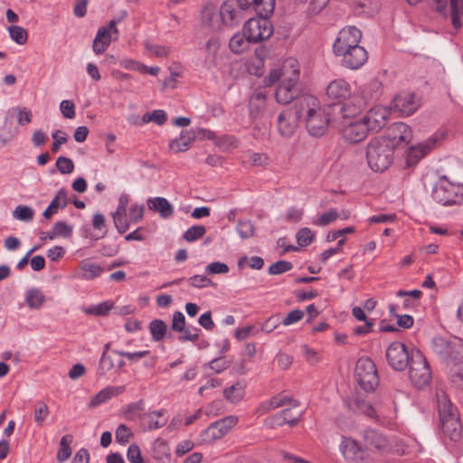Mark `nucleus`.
Listing matches in <instances>:
<instances>
[{"mask_svg": "<svg viewBox=\"0 0 463 463\" xmlns=\"http://www.w3.org/2000/svg\"><path fill=\"white\" fill-rule=\"evenodd\" d=\"M275 0H226L220 8L222 22L229 26L238 24L246 14L255 12L258 15L270 16Z\"/></svg>", "mask_w": 463, "mask_h": 463, "instance_id": "f257e3e1", "label": "nucleus"}, {"mask_svg": "<svg viewBox=\"0 0 463 463\" xmlns=\"http://www.w3.org/2000/svg\"><path fill=\"white\" fill-rule=\"evenodd\" d=\"M436 397L442 431L451 440L458 441L462 433L458 411L444 391H438Z\"/></svg>", "mask_w": 463, "mask_h": 463, "instance_id": "f03ea898", "label": "nucleus"}, {"mask_svg": "<svg viewBox=\"0 0 463 463\" xmlns=\"http://www.w3.org/2000/svg\"><path fill=\"white\" fill-rule=\"evenodd\" d=\"M366 159L373 171L386 170L393 159L392 145L381 138L372 139L367 146Z\"/></svg>", "mask_w": 463, "mask_h": 463, "instance_id": "7ed1b4c3", "label": "nucleus"}, {"mask_svg": "<svg viewBox=\"0 0 463 463\" xmlns=\"http://www.w3.org/2000/svg\"><path fill=\"white\" fill-rule=\"evenodd\" d=\"M432 198L442 205L459 204L463 202V184L450 182L442 175L432 189Z\"/></svg>", "mask_w": 463, "mask_h": 463, "instance_id": "20e7f679", "label": "nucleus"}, {"mask_svg": "<svg viewBox=\"0 0 463 463\" xmlns=\"http://www.w3.org/2000/svg\"><path fill=\"white\" fill-rule=\"evenodd\" d=\"M431 348L449 366L463 357V340L458 337L435 336L431 341Z\"/></svg>", "mask_w": 463, "mask_h": 463, "instance_id": "39448f33", "label": "nucleus"}, {"mask_svg": "<svg viewBox=\"0 0 463 463\" xmlns=\"http://www.w3.org/2000/svg\"><path fill=\"white\" fill-rule=\"evenodd\" d=\"M354 377L360 387L366 392H373L379 384L376 366L369 357H361L357 360Z\"/></svg>", "mask_w": 463, "mask_h": 463, "instance_id": "423d86ee", "label": "nucleus"}, {"mask_svg": "<svg viewBox=\"0 0 463 463\" xmlns=\"http://www.w3.org/2000/svg\"><path fill=\"white\" fill-rule=\"evenodd\" d=\"M414 350L416 349H409L405 344L400 341L391 343L385 352L388 364L395 371H404L413 360Z\"/></svg>", "mask_w": 463, "mask_h": 463, "instance_id": "0eeeda50", "label": "nucleus"}, {"mask_svg": "<svg viewBox=\"0 0 463 463\" xmlns=\"http://www.w3.org/2000/svg\"><path fill=\"white\" fill-rule=\"evenodd\" d=\"M269 16L258 15V18H249L243 25V32L248 41L257 43L268 40L273 34V26Z\"/></svg>", "mask_w": 463, "mask_h": 463, "instance_id": "6e6552de", "label": "nucleus"}, {"mask_svg": "<svg viewBox=\"0 0 463 463\" xmlns=\"http://www.w3.org/2000/svg\"><path fill=\"white\" fill-rule=\"evenodd\" d=\"M413 360L410 364L409 377L417 388L427 386L431 379V371L424 354L420 350H414Z\"/></svg>", "mask_w": 463, "mask_h": 463, "instance_id": "1a4fd4ad", "label": "nucleus"}, {"mask_svg": "<svg viewBox=\"0 0 463 463\" xmlns=\"http://www.w3.org/2000/svg\"><path fill=\"white\" fill-rule=\"evenodd\" d=\"M362 38V33L354 26L343 28L337 34L333 44V52L336 56H340L351 49L359 47Z\"/></svg>", "mask_w": 463, "mask_h": 463, "instance_id": "9d476101", "label": "nucleus"}, {"mask_svg": "<svg viewBox=\"0 0 463 463\" xmlns=\"http://www.w3.org/2000/svg\"><path fill=\"white\" fill-rule=\"evenodd\" d=\"M340 450L345 459L350 463H373L368 452L352 438L342 437Z\"/></svg>", "mask_w": 463, "mask_h": 463, "instance_id": "9b49d317", "label": "nucleus"}, {"mask_svg": "<svg viewBox=\"0 0 463 463\" xmlns=\"http://www.w3.org/2000/svg\"><path fill=\"white\" fill-rule=\"evenodd\" d=\"M381 139L391 143L394 150L395 147L408 145L411 142V128L403 122H395L387 128L385 135Z\"/></svg>", "mask_w": 463, "mask_h": 463, "instance_id": "f8f14e48", "label": "nucleus"}, {"mask_svg": "<svg viewBox=\"0 0 463 463\" xmlns=\"http://www.w3.org/2000/svg\"><path fill=\"white\" fill-rule=\"evenodd\" d=\"M306 127L307 132L315 137H322L327 130L330 122L329 112L326 109L319 108L306 118Z\"/></svg>", "mask_w": 463, "mask_h": 463, "instance_id": "ddd939ff", "label": "nucleus"}, {"mask_svg": "<svg viewBox=\"0 0 463 463\" xmlns=\"http://www.w3.org/2000/svg\"><path fill=\"white\" fill-rule=\"evenodd\" d=\"M299 71L293 70L292 75L284 80L275 91V98L279 103L288 104L298 97L296 84L298 80Z\"/></svg>", "mask_w": 463, "mask_h": 463, "instance_id": "4468645a", "label": "nucleus"}, {"mask_svg": "<svg viewBox=\"0 0 463 463\" xmlns=\"http://www.w3.org/2000/svg\"><path fill=\"white\" fill-rule=\"evenodd\" d=\"M320 108L319 101L312 95H302L297 97L293 107L287 109L295 116H298V119L308 118L309 115Z\"/></svg>", "mask_w": 463, "mask_h": 463, "instance_id": "2eb2a0df", "label": "nucleus"}, {"mask_svg": "<svg viewBox=\"0 0 463 463\" xmlns=\"http://www.w3.org/2000/svg\"><path fill=\"white\" fill-rule=\"evenodd\" d=\"M446 136L444 131L436 133L428 144H420L417 146H411L407 153L406 162L409 166L415 165L420 158L425 156L431 148H433L437 142L443 139Z\"/></svg>", "mask_w": 463, "mask_h": 463, "instance_id": "dca6fc26", "label": "nucleus"}, {"mask_svg": "<svg viewBox=\"0 0 463 463\" xmlns=\"http://www.w3.org/2000/svg\"><path fill=\"white\" fill-rule=\"evenodd\" d=\"M341 132L345 141L355 144L363 141L370 131L366 122L361 119L345 124Z\"/></svg>", "mask_w": 463, "mask_h": 463, "instance_id": "f3484780", "label": "nucleus"}, {"mask_svg": "<svg viewBox=\"0 0 463 463\" xmlns=\"http://www.w3.org/2000/svg\"><path fill=\"white\" fill-rule=\"evenodd\" d=\"M389 111L383 107H373L364 117V121L369 127L370 132L380 131L387 123Z\"/></svg>", "mask_w": 463, "mask_h": 463, "instance_id": "a211bd4d", "label": "nucleus"}, {"mask_svg": "<svg viewBox=\"0 0 463 463\" xmlns=\"http://www.w3.org/2000/svg\"><path fill=\"white\" fill-rule=\"evenodd\" d=\"M326 93L328 99L337 100L340 104L343 103V100L350 98L352 90L350 84L346 80L337 79L328 84Z\"/></svg>", "mask_w": 463, "mask_h": 463, "instance_id": "6ab92c4d", "label": "nucleus"}, {"mask_svg": "<svg viewBox=\"0 0 463 463\" xmlns=\"http://www.w3.org/2000/svg\"><path fill=\"white\" fill-rule=\"evenodd\" d=\"M342 65L350 70L361 68L368 59L366 50L363 46L351 49L349 52L340 55Z\"/></svg>", "mask_w": 463, "mask_h": 463, "instance_id": "aec40b11", "label": "nucleus"}, {"mask_svg": "<svg viewBox=\"0 0 463 463\" xmlns=\"http://www.w3.org/2000/svg\"><path fill=\"white\" fill-rule=\"evenodd\" d=\"M298 116H295L288 109L283 110L278 117L279 134L285 137H291L298 128Z\"/></svg>", "mask_w": 463, "mask_h": 463, "instance_id": "412c9836", "label": "nucleus"}, {"mask_svg": "<svg viewBox=\"0 0 463 463\" xmlns=\"http://www.w3.org/2000/svg\"><path fill=\"white\" fill-rule=\"evenodd\" d=\"M413 93H401L393 99V107L403 116L413 114L419 108Z\"/></svg>", "mask_w": 463, "mask_h": 463, "instance_id": "4be33fe9", "label": "nucleus"}, {"mask_svg": "<svg viewBox=\"0 0 463 463\" xmlns=\"http://www.w3.org/2000/svg\"><path fill=\"white\" fill-rule=\"evenodd\" d=\"M383 93V84L378 79H371L360 87V94L364 102H373L380 99Z\"/></svg>", "mask_w": 463, "mask_h": 463, "instance_id": "5701e85b", "label": "nucleus"}, {"mask_svg": "<svg viewBox=\"0 0 463 463\" xmlns=\"http://www.w3.org/2000/svg\"><path fill=\"white\" fill-rule=\"evenodd\" d=\"M196 139V133L194 129L182 130L179 137H176L169 143V148L175 153L184 152L188 150Z\"/></svg>", "mask_w": 463, "mask_h": 463, "instance_id": "b1692460", "label": "nucleus"}, {"mask_svg": "<svg viewBox=\"0 0 463 463\" xmlns=\"http://www.w3.org/2000/svg\"><path fill=\"white\" fill-rule=\"evenodd\" d=\"M146 204L149 210L158 213L163 219L170 218L175 212L173 205L165 197L148 198Z\"/></svg>", "mask_w": 463, "mask_h": 463, "instance_id": "393cba45", "label": "nucleus"}, {"mask_svg": "<svg viewBox=\"0 0 463 463\" xmlns=\"http://www.w3.org/2000/svg\"><path fill=\"white\" fill-rule=\"evenodd\" d=\"M151 455L158 463L171 462V449L166 440L156 439L152 444Z\"/></svg>", "mask_w": 463, "mask_h": 463, "instance_id": "a878e982", "label": "nucleus"}, {"mask_svg": "<svg viewBox=\"0 0 463 463\" xmlns=\"http://www.w3.org/2000/svg\"><path fill=\"white\" fill-rule=\"evenodd\" d=\"M68 193L64 188L60 189L49 206L43 211V216L51 219L59 209H64L68 204Z\"/></svg>", "mask_w": 463, "mask_h": 463, "instance_id": "bb28decb", "label": "nucleus"}, {"mask_svg": "<svg viewBox=\"0 0 463 463\" xmlns=\"http://www.w3.org/2000/svg\"><path fill=\"white\" fill-rule=\"evenodd\" d=\"M125 392V386H108L99 392L90 401V407L94 408L106 402L112 397L118 396Z\"/></svg>", "mask_w": 463, "mask_h": 463, "instance_id": "cd10ccee", "label": "nucleus"}, {"mask_svg": "<svg viewBox=\"0 0 463 463\" xmlns=\"http://www.w3.org/2000/svg\"><path fill=\"white\" fill-rule=\"evenodd\" d=\"M225 434H227V428L217 420L203 431L202 439L203 442L211 443L222 439Z\"/></svg>", "mask_w": 463, "mask_h": 463, "instance_id": "c85d7f7f", "label": "nucleus"}, {"mask_svg": "<svg viewBox=\"0 0 463 463\" xmlns=\"http://www.w3.org/2000/svg\"><path fill=\"white\" fill-rule=\"evenodd\" d=\"M364 439L369 446L378 451H386L389 444L385 437L375 430H367L364 431Z\"/></svg>", "mask_w": 463, "mask_h": 463, "instance_id": "c756f323", "label": "nucleus"}, {"mask_svg": "<svg viewBox=\"0 0 463 463\" xmlns=\"http://www.w3.org/2000/svg\"><path fill=\"white\" fill-rule=\"evenodd\" d=\"M245 394V384L242 382H236L232 386L224 389L223 396L224 398L232 402L237 403L241 401Z\"/></svg>", "mask_w": 463, "mask_h": 463, "instance_id": "7c9ffc66", "label": "nucleus"}, {"mask_svg": "<svg viewBox=\"0 0 463 463\" xmlns=\"http://www.w3.org/2000/svg\"><path fill=\"white\" fill-rule=\"evenodd\" d=\"M165 413V410L161 409L144 413L140 416L142 420H147V430H158L166 424V420H155L154 417H162Z\"/></svg>", "mask_w": 463, "mask_h": 463, "instance_id": "2f4dec72", "label": "nucleus"}, {"mask_svg": "<svg viewBox=\"0 0 463 463\" xmlns=\"http://www.w3.org/2000/svg\"><path fill=\"white\" fill-rule=\"evenodd\" d=\"M348 407L355 413L364 414L368 417H374L375 410L372 404L364 401V399L355 398L348 402Z\"/></svg>", "mask_w": 463, "mask_h": 463, "instance_id": "473e14b6", "label": "nucleus"}, {"mask_svg": "<svg viewBox=\"0 0 463 463\" xmlns=\"http://www.w3.org/2000/svg\"><path fill=\"white\" fill-rule=\"evenodd\" d=\"M250 43L251 41H248L247 35L243 32L236 33L231 38L229 47L233 53L240 54L249 48Z\"/></svg>", "mask_w": 463, "mask_h": 463, "instance_id": "72a5a7b5", "label": "nucleus"}, {"mask_svg": "<svg viewBox=\"0 0 463 463\" xmlns=\"http://www.w3.org/2000/svg\"><path fill=\"white\" fill-rule=\"evenodd\" d=\"M149 331L151 334L152 340L155 342L162 341L167 333V326L166 324L158 318L153 319L149 323Z\"/></svg>", "mask_w": 463, "mask_h": 463, "instance_id": "f704fd0d", "label": "nucleus"}, {"mask_svg": "<svg viewBox=\"0 0 463 463\" xmlns=\"http://www.w3.org/2000/svg\"><path fill=\"white\" fill-rule=\"evenodd\" d=\"M82 277L85 279H93L99 277L104 271L103 268L89 260H83L80 262Z\"/></svg>", "mask_w": 463, "mask_h": 463, "instance_id": "c9c22d12", "label": "nucleus"}, {"mask_svg": "<svg viewBox=\"0 0 463 463\" xmlns=\"http://www.w3.org/2000/svg\"><path fill=\"white\" fill-rule=\"evenodd\" d=\"M287 411H281L266 420V424L270 428L281 427L284 424H288L291 427H294L298 423V419H289L285 417L287 415Z\"/></svg>", "mask_w": 463, "mask_h": 463, "instance_id": "e433bc0d", "label": "nucleus"}, {"mask_svg": "<svg viewBox=\"0 0 463 463\" xmlns=\"http://www.w3.org/2000/svg\"><path fill=\"white\" fill-rule=\"evenodd\" d=\"M450 382L456 388H463V357L450 365Z\"/></svg>", "mask_w": 463, "mask_h": 463, "instance_id": "4c0bfd02", "label": "nucleus"}, {"mask_svg": "<svg viewBox=\"0 0 463 463\" xmlns=\"http://www.w3.org/2000/svg\"><path fill=\"white\" fill-rule=\"evenodd\" d=\"M45 301L43 293L39 288L27 290L25 303L30 308L39 309Z\"/></svg>", "mask_w": 463, "mask_h": 463, "instance_id": "58836bf2", "label": "nucleus"}, {"mask_svg": "<svg viewBox=\"0 0 463 463\" xmlns=\"http://www.w3.org/2000/svg\"><path fill=\"white\" fill-rule=\"evenodd\" d=\"M463 14V1L450 0V16L451 24L455 29H459L462 25L460 15Z\"/></svg>", "mask_w": 463, "mask_h": 463, "instance_id": "ea45409f", "label": "nucleus"}, {"mask_svg": "<svg viewBox=\"0 0 463 463\" xmlns=\"http://www.w3.org/2000/svg\"><path fill=\"white\" fill-rule=\"evenodd\" d=\"M112 301H104L98 305H93L85 309V313L96 317H105L113 308Z\"/></svg>", "mask_w": 463, "mask_h": 463, "instance_id": "a19ab883", "label": "nucleus"}, {"mask_svg": "<svg viewBox=\"0 0 463 463\" xmlns=\"http://www.w3.org/2000/svg\"><path fill=\"white\" fill-rule=\"evenodd\" d=\"M72 226L67 224L65 222H57L52 226V236H49V240H52L56 237L69 238L72 234Z\"/></svg>", "mask_w": 463, "mask_h": 463, "instance_id": "79ce46f5", "label": "nucleus"}, {"mask_svg": "<svg viewBox=\"0 0 463 463\" xmlns=\"http://www.w3.org/2000/svg\"><path fill=\"white\" fill-rule=\"evenodd\" d=\"M296 239L299 247H307L315 240V233L309 228H301L296 234Z\"/></svg>", "mask_w": 463, "mask_h": 463, "instance_id": "37998d69", "label": "nucleus"}, {"mask_svg": "<svg viewBox=\"0 0 463 463\" xmlns=\"http://www.w3.org/2000/svg\"><path fill=\"white\" fill-rule=\"evenodd\" d=\"M206 228L203 225H194L184 232L183 238L188 241H195L204 236Z\"/></svg>", "mask_w": 463, "mask_h": 463, "instance_id": "c03bdc74", "label": "nucleus"}, {"mask_svg": "<svg viewBox=\"0 0 463 463\" xmlns=\"http://www.w3.org/2000/svg\"><path fill=\"white\" fill-rule=\"evenodd\" d=\"M13 216L22 222H30L33 219L34 212L27 205H18L13 212Z\"/></svg>", "mask_w": 463, "mask_h": 463, "instance_id": "a18cd8bd", "label": "nucleus"}, {"mask_svg": "<svg viewBox=\"0 0 463 463\" xmlns=\"http://www.w3.org/2000/svg\"><path fill=\"white\" fill-rule=\"evenodd\" d=\"M337 106L344 118H351L356 116L362 109L361 105L353 104L351 101L343 102Z\"/></svg>", "mask_w": 463, "mask_h": 463, "instance_id": "49530a36", "label": "nucleus"}, {"mask_svg": "<svg viewBox=\"0 0 463 463\" xmlns=\"http://www.w3.org/2000/svg\"><path fill=\"white\" fill-rule=\"evenodd\" d=\"M266 97L267 94L264 89L260 88L253 92L250 101V109L251 115H253L254 108H256V109L259 110L264 105Z\"/></svg>", "mask_w": 463, "mask_h": 463, "instance_id": "de8ad7c7", "label": "nucleus"}, {"mask_svg": "<svg viewBox=\"0 0 463 463\" xmlns=\"http://www.w3.org/2000/svg\"><path fill=\"white\" fill-rule=\"evenodd\" d=\"M254 225L250 220H239L237 232L243 240L249 239L254 234Z\"/></svg>", "mask_w": 463, "mask_h": 463, "instance_id": "09e8293b", "label": "nucleus"}, {"mask_svg": "<svg viewBox=\"0 0 463 463\" xmlns=\"http://www.w3.org/2000/svg\"><path fill=\"white\" fill-rule=\"evenodd\" d=\"M10 37L18 44H24L26 43L28 33L25 29L18 25H11L8 27Z\"/></svg>", "mask_w": 463, "mask_h": 463, "instance_id": "8fccbe9b", "label": "nucleus"}, {"mask_svg": "<svg viewBox=\"0 0 463 463\" xmlns=\"http://www.w3.org/2000/svg\"><path fill=\"white\" fill-rule=\"evenodd\" d=\"M293 269V264L288 260H278L269 267V274L279 275Z\"/></svg>", "mask_w": 463, "mask_h": 463, "instance_id": "3c124183", "label": "nucleus"}, {"mask_svg": "<svg viewBox=\"0 0 463 463\" xmlns=\"http://www.w3.org/2000/svg\"><path fill=\"white\" fill-rule=\"evenodd\" d=\"M74 167L73 161L69 157L61 156L56 160V168L61 174H71L74 171Z\"/></svg>", "mask_w": 463, "mask_h": 463, "instance_id": "603ef678", "label": "nucleus"}, {"mask_svg": "<svg viewBox=\"0 0 463 463\" xmlns=\"http://www.w3.org/2000/svg\"><path fill=\"white\" fill-rule=\"evenodd\" d=\"M52 137L54 139L51 146V151L52 153H57L60 150L61 146L65 144L68 140L67 134L61 129H57L52 132Z\"/></svg>", "mask_w": 463, "mask_h": 463, "instance_id": "864d4df0", "label": "nucleus"}, {"mask_svg": "<svg viewBox=\"0 0 463 463\" xmlns=\"http://www.w3.org/2000/svg\"><path fill=\"white\" fill-rule=\"evenodd\" d=\"M188 283L191 287L196 288H203L215 284L205 275H194L188 279Z\"/></svg>", "mask_w": 463, "mask_h": 463, "instance_id": "5fc2aeb1", "label": "nucleus"}, {"mask_svg": "<svg viewBox=\"0 0 463 463\" xmlns=\"http://www.w3.org/2000/svg\"><path fill=\"white\" fill-rule=\"evenodd\" d=\"M114 367V363L112 358L102 353L101 357L99 359V367L97 370V374L99 377L104 376L107 372L110 371Z\"/></svg>", "mask_w": 463, "mask_h": 463, "instance_id": "6e6d98bb", "label": "nucleus"}, {"mask_svg": "<svg viewBox=\"0 0 463 463\" xmlns=\"http://www.w3.org/2000/svg\"><path fill=\"white\" fill-rule=\"evenodd\" d=\"M116 440L121 445H125L129 441L133 436L131 430L125 424H120L115 432Z\"/></svg>", "mask_w": 463, "mask_h": 463, "instance_id": "4d7b16f0", "label": "nucleus"}, {"mask_svg": "<svg viewBox=\"0 0 463 463\" xmlns=\"http://www.w3.org/2000/svg\"><path fill=\"white\" fill-rule=\"evenodd\" d=\"M338 216L336 210L330 209L328 212L324 213L316 221H314L313 224L317 226H326L335 222Z\"/></svg>", "mask_w": 463, "mask_h": 463, "instance_id": "13d9d810", "label": "nucleus"}, {"mask_svg": "<svg viewBox=\"0 0 463 463\" xmlns=\"http://www.w3.org/2000/svg\"><path fill=\"white\" fill-rule=\"evenodd\" d=\"M255 55H256L257 59L259 60L260 64L258 65L256 71H252L250 70V73H253L257 76H261L263 73L262 72L263 61L265 60L266 57H268L269 50L265 46L260 45L255 49Z\"/></svg>", "mask_w": 463, "mask_h": 463, "instance_id": "bf43d9fd", "label": "nucleus"}, {"mask_svg": "<svg viewBox=\"0 0 463 463\" xmlns=\"http://www.w3.org/2000/svg\"><path fill=\"white\" fill-rule=\"evenodd\" d=\"M113 222L117 231L119 233L126 232L129 228V223L126 217V213H113Z\"/></svg>", "mask_w": 463, "mask_h": 463, "instance_id": "052dcab7", "label": "nucleus"}, {"mask_svg": "<svg viewBox=\"0 0 463 463\" xmlns=\"http://www.w3.org/2000/svg\"><path fill=\"white\" fill-rule=\"evenodd\" d=\"M113 353L118 354L119 356L127 357L132 363H135L138 359H141V358L148 355L150 354V351L143 350V351H137V352H126V351H120V350H113Z\"/></svg>", "mask_w": 463, "mask_h": 463, "instance_id": "680f3d73", "label": "nucleus"}, {"mask_svg": "<svg viewBox=\"0 0 463 463\" xmlns=\"http://www.w3.org/2000/svg\"><path fill=\"white\" fill-rule=\"evenodd\" d=\"M214 19L218 20V15L211 8L204 7L202 11L203 24L214 30L219 27L218 25L215 26L213 23Z\"/></svg>", "mask_w": 463, "mask_h": 463, "instance_id": "e2e57ef3", "label": "nucleus"}, {"mask_svg": "<svg viewBox=\"0 0 463 463\" xmlns=\"http://www.w3.org/2000/svg\"><path fill=\"white\" fill-rule=\"evenodd\" d=\"M185 328V317L180 311H175L172 319V330L182 333Z\"/></svg>", "mask_w": 463, "mask_h": 463, "instance_id": "0e129e2a", "label": "nucleus"}, {"mask_svg": "<svg viewBox=\"0 0 463 463\" xmlns=\"http://www.w3.org/2000/svg\"><path fill=\"white\" fill-rule=\"evenodd\" d=\"M60 110L65 118L71 119L75 117V105L71 100H62L60 104Z\"/></svg>", "mask_w": 463, "mask_h": 463, "instance_id": "69168bd1", "label": "nucleus"}, {"mask_svg": "<svg viewBox=\"0 0 463 463\" xmlns=\"http://www.w3.org/2000/svg\"><path fill=\"white\" fill-rule=\"evenodd\" d=\"M48 414V406L44 402H41L37 404V407L34 411V420L38 425H42Z\"/></svg>", "mask_w": 463, "mask_h": 463, "instance_id": "338daca9", "label": "nucleus"}, {"mask_svg": "<svg viewBox=\"0 0 463 463\" xmlns=\"http://www.w3.org/2000/svg\"><path fill=\"white\" fill-rule=\"evenodd\" d=\"M282 322L279 315L269 317L261 326V330L266 333L274 331Z\"/></svg>", "mask_w": 463, "mask_h": 463, "instance_id": "774afa93", "label": "nucleus"}]
</instances>
